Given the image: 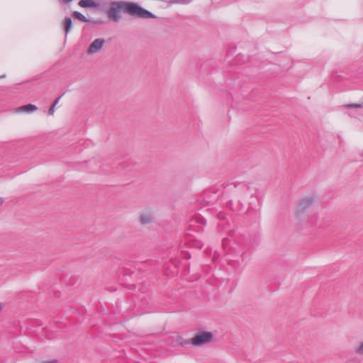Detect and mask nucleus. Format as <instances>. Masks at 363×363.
<instances>
[{"instance_id": "obj_8", "label": "nucleus", "mask_w": 363, "mask_h": 363, "mask_svg": "<svg viewBox=\"0 0 363 363\" xmlns=\"http://www.w3.org/2000/svg\"><path fill=\"white\" fill-rule=\"evenodd\" d=\"M35 110H37V107L33 104H27L18 108V111H20L32 112Z\"/></svg>"}, {"instance_id": "obj_7", "label": "nucleus", "mask_w": 363, "mask_h": 363, "mask_svg": "<svg viewBox=\"0 0 363 363\" xmlns=\"http://www.w3.org/2000/svg\"><path fill=\"white\" fill-rule=\"evenodd\" d=\"M78 4L82 8H96L99 6V4L94 0H81Z\"/></svg>"}, {"instance_id": "obj_11", "label": "nucleus", "mask_w": 363, "mask_h": 363, "mask_svg": "<svg viewBox=\"0 0 363 363\" xmlns=\"http://www.w3.org/2000/svg\"><path fill=\"white\" fill-rule=\"evenodd\" d=\"M356 353L362 355L363 354V341L359 344V347L355 350Z\"/></svg>"}, {"instance_id": "obj_9", "label": "nucleus", "mask_w": 363, "mask_h": 363, "mask_svg": "<svg viewBox=\"0 0 363 363\" xmlns=\"http://www.w3.org/2000/svg\"><path fill=\"white\" fill-rule=\"evenodd\" d=\"M65 35L69 32L72 27V19L70 17H66L64 21Z\"/></svg>"}, {"instance_id": "obj_16", "label": "nucleus", "mask_w": 363, "mask_h": 363, "mask_svg": "<svg viewBox=\"0 0 363 363\" xmlns=\"http://www.w3.org/2000/svg\"><path fill=\"white\" fill-rule=\"evenodd\" d=\"M72 0H62V2H64L65 4H68L69 2H71Z\"/></svg>"}, {"instance_id": "obj_4", "label": "nucleus", "mask_w": 363, "mask_h": 363, "mask_svg": "<svg viewBox=\"0 0 363 363\" xmlns=\"http://www.w3.org/2000/svg\"><path fill=\"white\" fill-rule=\"evenodd\" d=\"M314 202L313 197H306L301 199L298 203L296 208V213H301L307 208L310 207Z\"/></svg>"}, {"instance_id": "obj_3", "label": "nucleus", "mask_w": 363, "mask_h": 363, "mask_svg": "<svg viewBox=\"0 0 363 363\" xmlns=\"http://www.w3.org/2000/svg\"><path fill=\"white\" fill-rule=\"evenodd\" d=\"M104 40L101 38H97L94 40L89 45L87 50L88 55H93L98 52L103 47L104 44Z\"/></svg>"}, {"instance_id": "obj_10", "label": "nucleus", "mask_w": 363, "mask_h": 363, "mask_svg": "<svg viewBox=\"0 0 363 363\" xmlns=\"http://www.w3.org/2000/svg\"><path fill=\"white\" fill-rule=\"evenodd\" d=\"M73 16L82 22H88L89 21L88 19L85 17V16H84L82 13H81L79 11H74Z\"/></svg>"}, {"instance_id": "obj_14", "label": "nucleus", "mask_w": 363, "mask_h": 363, "mask_svg": "<svg viewBox=\"0 0 363 363\" xmlns=\"http://www.w3.org/2000/svg\"><path fill=\"white\" fill-rule=\"evenodd\" d=\"M55 107L53 105L49 108L48 110V114L49 115H53L55 113Z\"/></svg>"}, {"instance_id": "obj_13", "label": "nucleus", "mask_w": 363, "mask_h": 363, "mask_svg": "<svg viewBox=\"0 0 363 363\" xmlns=\"http://www.w3.org/2000/svg\"><path fill=\"white\" fill-rule=\"evenodd\" d=\"M108 16L111 18H113V6L112 5L110 6L108 9Z\"/></svg>"}, {"instance_id": "obj_12", "label": "nucleus", "mask_w": 363, "mask_h": 363, "mask_svg": "<svg viewBox=\"0 0 363 363\" xmlns=\"http://www.w3.org/2000/svg\"><path fill=\"white\" fill-rule=\"evenodd\" d=\"M345 107H347V108H362V105L358 104H352L346 105Z\"/></svg>"}, {"instance_id": "obj_5", "label": "nucleus", "mask_w": 363, "mask_h": 363, "mask_svg": "<svg viewBox=\"0 0 363 363\" xmlns=\"http://www.w3.org/2000/svg\"><path fill=\"white\" fill-rule=\"evenodd\" d=\"M153 220V215L151 211L145 210L139 215V221L142 225H147Z\"/></svg>"}, {"instance_id": "obj_2", "label": "nucleus", "mask_w": 363, "mask_h": 363, "mask_svg": "<svg viewBox=\"0 0 363 363\" xmlns=\"http://www.w3.org/2000/svg\"><path fill=\"white\" fill-rule=\"evenodd\" d=\"M213 337L214 335L212 332L199 330L189 340V343L194 347H199L211 343Z\"/></svg>"}, {"instance_id": "obj_15", "label": "nucleus", "mask_w": 363, "mask_h": 363, "mask_svg": "<svg viewBox=\"0 0 363 363\" xmlns=\"http://www.w3.org/2000/svg\"><path fill=\"white\" fill-rule=\"evenodd\" d=\"M62 96H59L54 102V104H52L54 106H55L60 101V99H61Z\"/></svg>"}, {"instance_id": "obj_1", "label": "nucleus", "mask_w": 363, "mask_h": 363, "mask_svg": "<svg viewBox=\"0 0 363 363\" xmlns=\"http://www.w3.org/2000/svg\"><path fill=\"white\" fill-rule=\"evenodd\" d=\"M116 9L133 17L138 18H155V16L134 2L115 3Z\"/></svg>"}, {"instance_id": "obj_6", "label": "nucleus", "mask_w": 363, "mask_h": 363, "mask_svg": "<svg viewBox=\"0 0 363 363\" xmlns=\"http://www.w3.org/2000/svg\"><path fill=\"white\" fill-rule=\"evenodd\" d=\"M173 342L179 346H186L189 343V340H187L183 335L179 333H174L172 336Z\"/></svg>"}]
</instances>
